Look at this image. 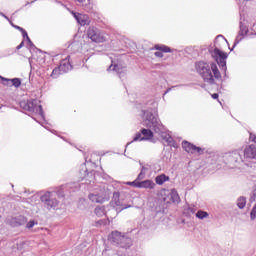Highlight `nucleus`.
Instances as JSON below:
<instances>
[{
  "label": "nucleus",
  "mask_w": 256,
  "mask_h": 256,
  "mask_svg": "<svg viewBox=\"0 0 256 256\" xmlns=\"http://www.w3.org/2000/svg\"><path fill=\"white\" fill-rule=\"evenodd\" d=\"M24 45H25V42H21V43L16 47V49L19 50V49L23 48Z\"/></svg>",
  "instance_id": "c9c22d12"
},
{
  "label": "nucleus",
  "mask_w": 256,
  "mask_h": 256,
  "mask_svg": "<svg viewBox=\"0 0 256 256\" xmlns=\"http://www.w3.org/2000/svg\"><path fill=\"white\" fill-rule=\"evenodd\" d=\"M113 70L118 73V75H121L122 73H125V67L119 65V64H114Z\"/></svg>",
  "instance_id": "5701e85b"
},
{
  "label": "nucleus",
  "mask_w": 256,
  "mask_h": 256,
  "mask_svg": "<svg viewBox=\"0 0 256 256\" xmlns=\"http://www.w3.org/2000/svg\"><path fill=\"white\" fill-rule=\"evenodd\" d=\"M212 99H219V94L214 93L211 95Z\"/></svg>",
  "instance_id": "4c0bfd02"
},
{
  "label": "nucleus",
  "mask_w": 256,
  "mask_h": 256,
  "mask_svg": "<svg viewBox=\"0 0 256 256\" xmlns=\"http://www.w3.org/2000/svg\"><path fill=\"white\" fill-rule=\"evenodd\" d=\"M246 1H249V0H246Z\"/></svg>",
  "instance_id": "79ce46f5"
},
{
  "label": "nucleus",
  "mask_w": 256,
  "mask_h": 256,
  "mask_svg": "<svg viewBox=\"0 0 256 256\" xmlns=\"http://www.w3.org/2000/svg\"><path fill=\"white\" fill-rule=\"evenodd\" d=\"M15 29H17L18 31H21V33L23 32V28L21 26H15Z\"/></svg>",
  "instance_id": "58836bf2"
},
{
  "label": "nucleus",
  "mask_w": 256,
  "mask_h": 256,
  "mask_svg": "<svg viewBox=\"0 0 256 256\" xmlns=\"http://www.w3.org/2000/svg\"><path fill=\"white\" fill-rule=\"evenodd\" d=\"M139 184L140 182L135 180L133 182H127L126 185H130L131 187H136L137 189H139Z\"/></svg>",
  "instance_id": "cd10ccee"
},
{
  "label": "nucleus",
  "mask_w": 256,
  "mask_h": 256,
  "mask_svg": "<svg viewBox=\"0 0 256 256\" xmlns=\"http://www.w3.org/2000/svg\"><path fill=\"white\" fill-rule=\"evenodd\" d=\"M245 159H255L256 160V145L251 144L244 149Z\"/></svg>",
  "instance_id": "f8f14e48"
},
{
  "label": "nucleus",
  "mask_w": 256,
  "mask_h": 256,
  "mask_svg": "<svg viewBox=\"0 0 256 256\" xmlns=\"http://www.w3.org/2000/svg\"><path fill=\"white\" fill-rule=\"evenodd\" d=\"M109 240L112 245H115V247H118L119 249H129V247L133 245V240L125 235V233L118 230H114L110 233Z\"/></svg>",
  "instance_id": "f03ea898"
},
{
  "label": "nucleus",
  "mask_w": 256,
  "mask_h": 256,
  "mask_svg": "<svg viewBox=\"0 0 256 256\" xmlns=\"http://www.w3.org/2000/svg\"><path fill=\"white\" fill-rule=\"evenodd\" d=\"M250 140H252L253 143H256V135L255 134H250Z\"/></svg>",
  "instance_id": "2f4dec72"
},
{
  "label": "nucleus",
  "mask_w": 256,
  "mask_h": 256,
  "mask_svg": "<svg viewBox=\"0 0 256 256\" xmlns=\"http://www.w3.org/2000/svg\"><path fill=\"white\" fill-rule=\"evenodd\" d=\"M170 195L173 203L179 201V194H177V190L172 189Z\"/></svg>",
  "instance_id": "393cba45"
},
{
  "label": "nucleus",
  "mask_w": 256,
  "mask_h": 256,
  "mask_svg": "<svg viewBox=\"0 0 256 256\" xmlns=\"http://www.w3.org/2000/svg\"><path fill=\"white\" fill-rule=\"evenodd\" d=\"M167 143H169V145H171V143H174V140L172 137H168L167 138Z\"/></svg>",
  "instance_id": "e433bc0d"
},
{
  "label": "nucleus",
  "mask_w": 256,
  "mask_h": 256,
  "mask_svg": "<svg viewBox=\"0 0 256 256\" xmlns=\"http://www.w3.org/2000/svg\"><path fill=\"white\" fill-rule=\"evenodd\" d=\"M143 125L148 129H153L155 133H159L161 131V122H159V120L155 118L153 114L147 115V118L143 121Z\"/></svg>",
  "instance_id": "20e7f679"
},
{
  "label": "nucleus",
  "mask_w": 256,
  "mask_h": 256,
  "mask_svg": "<svg viewBox=\"0 0 256 256\" xmlns=\"http://www.w3.org/2000/svg\"><path fill=\"white\" fill-rule=\"evenodd\" d=\"M22 35L23 37H27V39H29V35L27 34V31H25V29L22 30Z\"/></svg>",
  "instance_id": "f704fd0d"
},
{
  "label": "nucleus",
  "mask_w": 256,
  "mask_h": 256,
  "mask_svg": "<svg viewBox=\"0 0 256 256\" xmlns=\"http://www.w3.org/2000/svg\"><path fill=\"white\" fill-rule=\"evenodd\" d=\"M56 193L53 192H46L44 195L41 196L42 203H46L48 207H57L59 205V202L57 201Z\"/></svg>",
  "instance_id": "423d86ee"
},
{
  "label": "nucleus",
  "mask_w": 256,
  "mask_h": 256,
  "mask_svg": "<svg viewBox=\"0 0 256 256\" xmlns=\"http://www.w3.org/2000/svg\"><path fill=\"white\" fill-rule=\"evenodd\" d=\"M251 201H255L256 200V190L253 191L252 196H251Z\"/></svg>",
  "instance_id": "72a5a7b5"
},
{
  "label": "nucleus",
  "mask_w": 256,
  "mask_h": 256,
  "mask_svg": "<svg viewBox=\"0 0 256 256\" xmlns=\"http://www.w3.org/2000/svg\"><path fill=\"white\" fill-rule=\"evenodd\" d=\"M72 15H74L76 21L82 27H85V25H90L91 24V19L89 18V15H87V14H80V13L72 12Z\"/></svg>",
  "instance_id": "1a4fd4ad"
},
{
  "label": "nucleus",
  "mask_w": 256,
  "mask_h": 256,
  "mask_svg": "<svg viewBox=\"0 0 256 256\" xmlns=\"http://www.w3.org/2000/svg\"><path fill=\"white\" fill-rule=\"evenodd\" d=\"M160 197L162 199V201H167V199H169V190L162 188L160 190Z\"/></svg>",
  "instance_id": "4be33fe9"
},
{
  "label": "nucleus",
  "mask_w": 256,
  "mask_h": 256,
  "mask_svg": "<svg viewBox=\"0 0 256 256\" xmlns=\"http://www.w3.org/2000/svg\"><path fill=\"white\" fill-rule=\"evenodd\" d=\"M0 79L1 81H3V85H6L7 87H21V80L19 78L9 79L5 77H0Z\"/></svg>",
  "instance_id": "9b49d317"
},
{
  "label": "nucleus",
  "mask_w": 256,
  "mask_h": 256,
  "mask_svg": "<svg viewBox=\"0 0 256 256\" xmlns=\"http://www.w3.org/2000/svg\"><path fill=\"white\" fill-rule=\"evenodd\" d=\"M196 217L198 219H205L207 217H209V213L205 212V211H201L199 210L197 213H196Z\"/></svg>",
  "instance_id": "a878e982"
},
{
  "label": "nucleus",
  "mask_w": 256,
  "mask_h": 256,
  "mask_svg": "<svg viewBox=\"0 0 256 256\" xmlns=\"http://www.w3.org/2000/svg\"><path fill=\"white\" fill-rule=\"evenodd\" d=\"M250 217H251L252 220H255V218H256V204H255V206L252 208V211H251V213H250Z\"/></svg>",
  "instance_id": "c85d7f7f"
},
{
  "label": "nucleus",
  "mask_w": 256,
  "mask_h": 256,
  "mask_svg": "<svg viewBox=\"0 0 256 256\" xmlns=\"http://www.w3.org/2000/svg\"><path fill=\"white\" fill-rule=\"evenodd\" d=\"M78 1V3H85V1H87V0H77Z\"/></svg>",
  "instance_id": "ea45409f"
},
{
  "label": "nucleus",
  "mask_w": 256,
  "mask_h": 256,
  "mask_svg": "<svg viewBox=\"0 0 256 256\" xmlns=\"http://www.w3.org/2000/svg\"><path fill=\"white\" fill-rule=\"evenodd\" d=\"M70 59L71 56H67L64 60L60 62V65L58 66L64 73H67V71L71 69Z\"/></svg>",
  "instance_id": "2eb2a0df"
},
{
  "label": "nucleus",
  "mask_w": 256,
  "mask_h": 256,
  "mask_svg": "<svg viewBox=\"0 0 256 256\" xmlns=\"http://www.w3.org/2000/svg\"><path fill=\"white\" fill-rule=\"evenodd\" d=\"M25 223H27V218L24 216H18L10 220V225L12 227H21V225H25Z\"/></svg>",
  "instance_id": "4468645a"
},
{
  "label": "nucleus",
  "mask_w": 256,
  "mask_h": 256,
  "mask_svg": "<svg viewBox=\"0 0 256 256\" xmlns=\"http://www.w3.org/2000/svg\"><path fill=\"white\" fill-rule=\"evenodd\" d=\"M169 176L165 175V174H160L158 176L155 177V183L156 185H163L164 183H167V181H169Z\"/></svg>",
  "instance_id": "a211bd4d"
},
{
  "label": "nucleus",
  "mask_w": 256,
  "mask_h": 256,
  "mask_svg": "<svg viewBox=\"0 0 256 256\" xmlns=\"http://www.w3.org/2000/svg\"><path fill=\"white\" fill-rule=\"evenodd\" d=\"M27 229H33V227H35V221L30 220L27 225H26Z\"/></svg>",
  "instance_id": "c756f323"
},
{
  "label": "nucleus",
  "mask_w": 256,
  "mask_h": 256,
  "mask_svg": "<svg viewBox=\"0 0 256 256\" xmlns=\"http://www.w3.org/2000/svg\"><path fill=\"white\" fill-rule=\"evenodd\" d=\"M94 213L97 217H103L107 215V211H105V206H97L94 209Z\"/></svg>",
  "instance_id": "6ab92c4d"
},
{
  "label": "nucleus",
  "mask_w": 256,
  "mask_h": 256,
  "mask_svg": "<svg viewBox=\"0 0 256 256\" xmlns=\"http://www.w3.org/2000/svg\"><path fill=\"white\" fill-rule=\"evenodd\" d=\"M212 57L220 67L227 69V53L215 48L212 51Z\"/></svg>",
  "instance_id": "39448f33"
},
{
  "label": "nucleus",
  "mask_w": 256,
  "mask_h": 256,
  "mask_svg": "<svg viewBox=\"0 0 256 256\" xmlns=\"http://www.w3.org/2000/svg\"><path fill=\"white\" fill-rule=\"evenodd\" d=\"M91 0H87V4L83 5L84 9H90Z\"/></svg>",
  "instance_id": "7c9ffc66"
},
{
  "label": "nucleus",
  "mask_w": 256,
  "mask_h": 256,
  "mask_svg": "<svg viewBox=\"0 0 256 256\" xmlns=\"http://www.w3.org/2000/svg\"><path fill=\"white\" fill-rule=\"evenodd\" d=\"M154 137L153 131L143 128L141 133H137L134 137V141H149Z\"/></svg>",
  "instance_id": "6e6552de"
},
{
  "label": "nucleus",
  "mask_w": 256,
  "mask_h": 256,
  "mask_svg": "<svg viewBox=\"0 0 256 256\" xmlns=\"http://www.w3.org/2000/svg\"><path fill=\"white\" fill-rule=\"evenodd\" d=\"M154 49L157 51L154 53L155 57L163 59V53H172L173 50L169 46L156 44Z\"/></svg>",
  "instance_id": "9d476101"
},
{
  "label": "nucleus",
  "mask_w": 256,
  "mask_h": 256,
  "mask_svg": "<svg viewBox=\"0 0 256 256\" xmlns=\"http://www.w3.org/2000/svg\"><path fill=\"white\" fill-rule=\"evenodd\" d=\"M245 205H247V200L244 197H240L237 200V206L239 209H244Z\"/></svg>",
  "instance_id": "b1692460"
},
{
  "label": "nucleus",
  "mask_w": 256,
  "mask_h": 256,
  "mask_svg": "<svg viewBox=\"0 0 256 256\" xmlns=\"http://www.w3.org/2000/svg\"><path fill=\"white\" fill-rule=\"evenodd\" d=\"M145 169V168H143ZM143 169L141 170L140 174L138 175L137 179H143V177H145V174L143 173Z\"/></svg>",
  "instance_id": "473e14b6"
},
{
  "label": "nucleus",
  "mask_w": 256,
  "mask_h": 256,
  "mask_svg": "<svg viewBox=\"0 0 256 256\" xmlns=\"http://www.w3.org/2000/svg\"><path fill=\"white\" fill-rule=\"evenodd\" d=\"M247 33H249V28H247V26L241 25L240 31L235 39V42H234V47H235V45H238V43H241V41H243V39H245V36L247 35Z\"/></svg>",
  "instance_id": "ddd939ff"
},
{
  "label": "nucleus",
  "mask_w": 256,
  "mask_h": 256,
  "mask_svg": "<svg viewBox=\"0 0 256 256\" xmlns=\"http://www.w3.org/2000/svg\"><path fill=\"white\" fill-rule=\"evenodd\" d=\"M88 199H90L92 203H105L106 201L105 196L101 194H89Z\"/></svg>",
  "instance_id": "f3484780"
},
{
  "label": "nucleus",
  "mask_w": 256,
  "mask_h": 256,
  "mask_svg": "<svg viewBox=\"0 0 256 256\" xmlns=\"http://www.w3.org/2000/svg\"><path fill=\"white\" fill-rule=\"evenodd\" d=\"M109 225V219H102L96 222V227Z\"/></svg>",
  "instance_id": "bb28decb"
},
{
  "label": "nucleus",
  "mask_w": 256,
  "mask_h": 256,
  "mask_svg": "<svg viewBox=\"0 0 256 256\" xmlns=\"http://www.w3.org/2000/svg\"><path fill=\"white\" fill-rule=\"evenodd\" d=\"M156 184L153 180H144L138 184V189H155Z\"/></svg>",
  "instance_id": "dca6fc26"
},
{
  "label": "nucleus",
  "mask_w": 256,
  "mask_h": 256,
  "mask_svg": "<svg viewBox=\"0 0 256 256\" xmlns=\"http://www.w3.org/2000/svg\"><path fill=\"white\" fill-rule=\"evenodd\" d=\"M87 35L94 43H105L107 41L105 33L98 31L95 27H89Z\"/></svg>",
  "instance_id": "7ed1b4c3"
},
{
  "label": "nucleus",
  "mask_w": 256,
  "mask_h": 256,
  "mask_svg": "<svg viewBox=\"0 0 256 256\" xmlns=\"http://www.w3.org/2000/svg\"><path fill=\"white\" fill-rule=\"evenodd\" d=\"M196 71L204 83H208L209 85H215V81L221 79V72L214 62L210 64L207 62H198L196 63Z\"/></svg>",
  "instance_id": "f257e3e1"
},
{
  "label": "nucleus",
  "mask_w": 256,
  "mask_h": 256,
  "mask_svg": "<svg viewBox=\"0 0 256 256\" xmlns=\"http://www.w3.org/2000/svg\"><path fill=\"white\" fill-rule=\"evenodd\" d=\"M111 205L116 209L119 207H122L121 200L119 199V196L113 197V199L111 201Z\"/></svg>",
  "instance_id": "412c9836"
},
{
  "label": "nucleus",
  "mask_w": 256,
  "mask_h": 256,
  "mask_svg": "<svg viewBox=\"0 0 256 256\" xmlns=\"http://www.w3.org/2000/svg\"><path fill=\"white\" fill-rule=\"evenodd\" d=\"M63 73H65V72L62 71L61 68L58 66V67L53 69V71L51 73V77L53 79H57V77H59V75H63Z\"/></svg>",
  "instance_id": "aec40b11"
},
{
  "label": "nucleus",
  "mask_w": 256,
  "mask_h": 256,
  "mask_svg": "<svg viewBox=\"0 0 256 256\" xmlns=\"http://www.w3.org/2000/svg\"><path fill=\"white\" fill-rule=\"evenodd\" d=\"M182 148L184 149V151H186V153H198V155H203V148L197 147L196 145L191 144L188 141L182 142Z\"/></svg>",
  "instance_id": "0eeeda50"
},
{
  "label": "nucleus",
  "mask_w": 256,
  "mask_h": 256,
  "mask_svg": "<svg viewBox=\"0 0 256 256\" xmlns=\"http://www.w3.org/2000/svg\"><path fill=\"white\" fill-rule=\"evenodd\" d=\"M124 209H127V207H122V208H120L121 211H123Z\"/></svg>",
  "instance_id": "a19ab883"
}]
</instances>
